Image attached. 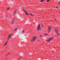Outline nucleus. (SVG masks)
Instances as JSON below:
<instances>
[{"label": "nucleus", "mask_w": 60, "mask_h": 60, "mask_svg": "<svg viewBox=\"0 0 60 60\" xmlns=\"http://www.w3.org/2000/svg\"><path fill=\"white\" fill-rule=\"evenodd\" d=\"M54 31L56 33V34H57L58 35H60V33H59V30L58 29H54Z\"/></svg>", "instance_id": "nucleus-1"}, {"label": "nucleus", "mask_w": 60, "mask_h": 60, "mask_svg": "<svg viewBox=\"0 0 60 60\" xmlns=\"http://www.w3.org/2000/svg\"><path fill=\"white\" fill-rule=\"evenodd\" d=\"M36 38H37V37L35 36L33 37L31 40V41H32V42H33V41H35Z\"/></svg>", "instance_id": "nucleus-2"}, {"label": "nucleus", "mask_w": 60, "mask_h": 60, "mask_svg": "<svg viewBox=\"0 0 60 60\" xmlns=\"http://www.w3.org/2000/svg\"><path fill=\"white\" fill-rule=\"evenodd\" d=\"M41 25L40 24H39L37 27V30L38 31H41Z\"/></svg>", "instance_id": "nucleus-3"}, {"label": "nucleus", "mask_w": 60, "mask_h": 60, "mask_svg": "<svg viewBox=\"0 0 60 60\" xmlns=\"http://www.w3.org/2000/svg\"><path fill=\"white\" fill-rule=\"evenodd\" d=\"M54 39L53 37H50L47 41V42H49L50 41H51L52 40H53Z\"/></svg>", "instance_id": "nucleus-4"}, {"label": "nucleus", "mask_w": 60, "mask_h": 60, "mask_svg": "<svg viewBox=\"0 0 60 60\" xmlns=\"http://www.w3.org/2000/svg\"><path fill=\"white\" fill-rule=\"evenodd\" d=\"M12 35V34H10L9 35H8V40H9V39H10V38L11 37V35Z\"/></svg>", "instance_id": "nucleus-5"}, {"label": "nucleus", "mask_w": 60, "mask_h": 60, "mask_svg": "<svg viewBox=\"0 0 60 60\" xmlns=\"http://www.w3.org/2000/svg\"><path fill=\"white\" fill-rule=\"evenodd\" d=\"M16 12H17V10H15L14 11H13V15H15V14H16Z\"/></svg>", "instance_id": "nucleus-6"}, {"label": "nucleus", "mask_w": 60, "mask_h": 60, "mask_svg": "<svg viewBox=\"0 0 60 60\" xmlns=\"http://www.w3.org/2000/svg\"><path fill=\"white\" fill-rule=\"evenodd\" d=\"M23 10L24 11V12H25L26 14V15H28V14H27V12L24 9H23Z\"/></svg>", "instance_id": "nucleus-7"}, {"label": "nucleus", "mask_w": 60, "mask_h": 60, "mask_svg": "<svg viewBox=\"0 0 60 60\" xmlns=\"http://www.w3.org/2000/svg\"><path fill=\"white\" fill-rule=\"evenodd\" d=\"M51 27L50 26H49L48 27V31H49V32H50V30H51Z\"/></svg>", "instance_id": "nucleus-8"}, {"label": "nucleus", "mask_w": 60, "mask_h": 60, "mask_svg": "<svg viewBox=\"0 0 60 60\" xmlns=\"http://www.w3.org/2000/svg\"><path fill=\"white\" fill-rule=\"evenodd\" d=\"M15 21V19H13V20L12 21V22L11 23V24L12 25H13L14 24V22Z\"/></svg>", "instance_id": "nucleus-9"}, {"label": "nucleus", "mask_w": 60, "mask_h": 60, "mask_svg": "<svg viewBox=\"0 0 60 60\" xmlns=\"http://www.w3.org/2000/svg\"><path fill=\"white\" fill-rule=\"evenodd\" d=\"M7 41H6V42H5V44L4 45V46H6V45H7Z\"/></svg>", "instance_id": "nucleus-10"}, {"label": "nucleus", "mask_w": 60, "mask_h": 60, "mask_svg": "<svg viewBox=\"0 0 60 60\" xmlns=\"http://www.w3.org/2000/svg\"><path fill=\"white\" fill-rule=\"evenodd\" d=\"M30 15L33 17L34 16V15L31 13H30Z\"/></svg>", "instance_id": "nucleus-11"}, {"label": "nucleus", "mask_w": 60, "mask_h": 60, "mask_svg": "<svg viewBox=\"0 0 60 60\" xmlns=\"http://www.w3.org/2000/svg\"><path fill=\"white\" fill-rule=\"evenodd\" d=\"M44 35L45 36H47V35H48V34H46V33H44Z\"/></svg>", "instance_id": "nucleus-12"}, {"label": "nucleus", "mask_w": 60, "mask_h": 60, "mask_svg": "<svg viewBox=\"0 0 60 60\" xmlns=\"http://www.w3.org/2000/svg\"><path fill=\"white\" fill-rule=\"evenodd\" d=\"M25 30H23V35H24V34L25 33Z\"/></svg>", "instance_id": "nucleus-13"}, {"label": "nucleus", "mask_w": 60, "mask_h": 60, "mask_svg": "<svg viewBox=\"0 0 60 60\" xmlns=\"http://www.w3.org/2000/svg\"><path fill=\"white\" fill-rule=\"evenodd\" d=\"M41 25L42 28H43L44 26L43 25H42V24H41Z\"/></svg>", "instance_id": "nucleus-14"}, {"label": "nucleus", "mask_w": 60, "mask_h": 60, "mask_svg": "<svg viewBox=\"0 0 60 60\" xmlns=\"http://www.w3.org/2000/svg\"><path fill=\"white\" fill-rule=\"evenodd\" d=\"M44 0H41L40 1L41 2H43V1H44Z\"/></svg>", "instance_id": "nucleus-15"}, {"label": "nucleus", "mask_w": 60, "mask_h": 60, "mask_svg": "<svg viewBox=\"0 0 60 60\" xmlns=\"http://www.w3.org/2000/svg\"><path fill=\"white\" fill-rule=\"evenodd\" d=\"M49 1H50V0H47V2H49Z\"/></svg>", "instance_id": "nucleus-16"}, {"label": "nucleus", "mask_w": 60, "mask_h": 60, "mask_svg": "<svg viewBox=\"0 0 60 60\" xmlns=\"http://www.w3.org/2000/svg\"><path fill=\"white\" fill-rule=\"evenodd\" d=\"M11 53V52H9L8 54L7 55H10V54Z\"/></svg>", "instance_id": "nucleus-17"}, {"label": "nucleus", "mask_w": 60, "mask_h": 60, "mask_svg": "<svg viewBox=\"0 0 60 60\" xmlns=\"http://www.w3.org/2000/svg\"><path fill=\"white\" fill-rule=\"evenodd\" d=\"M17 30V29H15V30H14V31H16Z\"/></svg>", "instance_id": "nucleus-18"}, {"label": "nucleus", "mask_w": 60, "mask_h": 60, "mask_svg": "<svg viewBox=\"0 0 60 60\" xmlns=\"http://www.w3.org/2000/svg\"><path fill=\"white\" fill-rule=\"evenodd\" d=\"M42 35H40V37H41V36H42Z\"/></svg>", "instance_id": "nucleus-19"}, {"label": "nucleus", "mask_w": 60, "mask_h": 60, "mask_svg": "<svg viewBox=\"0 0 60 60\" xmlns=\"http://www.w3.org/2000/svg\"><path fill=\"white\" fill-rule=\"evenodd\" d=\"M9 8H7V10H9Z\"/></svg>", "instance_id": "nucleus-20"}, {"label": "nucleus", "mask_w": 60, "mask_h": 60, "mask_svg": "<svg viewBox=\"0 0 60 60\" xmlns=\"http://www.w3.org/2000/svg\"><path fill=\"white\" fill-rule=\"evenodd\" d=\"M8 16H7L6 17V18H8Z\"/></svg>", "instance_id": "nucleus-21"}, {"label": "nucleus", "mask_w": 60, "mask_h": 60, "mask_svg": "<svg viewBox=\"0 0 60 60\" xmlns=\"http://www.w3.org/2000/svg\"><path fill=\"white\" fill-rule=\"evenodd\" d=\"M58 7V6H57H57H56V8L57 9H58V8H57V7Z\"/></svg>", "instance_id": "nucleus-22"}, {"label": "nucleus", "mask_w": 60, "mask_h": 60, "mask_svg": "<svg viewBox=\"0 0 60 60\" xmlns=\"http://www.w3.org/2000/svg\"><path fill=\"white\" fill-rule=\"evenodd\" d=\"M38 41H40V40H37Z\"/></svg>", "instance_id": "nucleus-23"}, {"label": "nucleus", "mask_w": 60, "mask_h": 60, "mask_svg": "<svg viewBox=\"0 0 60 60\" xmlns=\"http://www.w3.org/2000/svg\"><path fill=\"white\" fill-rule=\"evenodd\" d=\"M54 19L55 20H56V19Z\"/></svg>", "instance_id": "nucleus-24"}, {"label": "nucleus", "mask_w": 60, "mask_h": 60, "mask_svg": "<svg viewBox=\"0 0 60 60\" xmlns=\"http://www.w3.org/2000/svg\"><path fill=\"white\" fill-rule=\"evenodd\" d=\"M60 4V3H59V4Z\"/></svg>", "instance_id": "nucleus-25"}]
</instances>
